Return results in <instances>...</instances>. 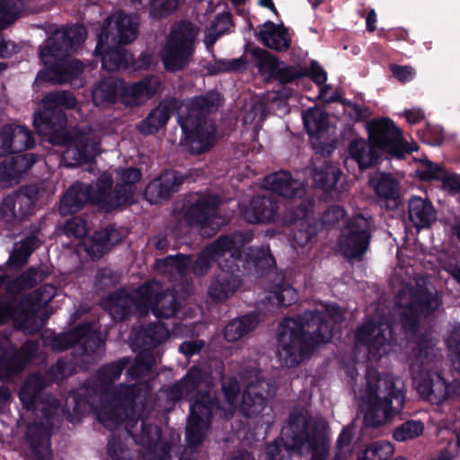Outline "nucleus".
Returning a JSON list of instances; mask_svg holds the SVG:
<instances>
[{
  "label": "nucleus",
  "instance_id": "c756f323",
  "mask_svg": "<svg viewBox=\"0 0 460 460\" xmlns=\"http://www.w3.org/2000/svg\"><path fill=\"white\" fill-rule=\"evenodd\" d=\"M258 69L266 80L276 78L286 84L302 75L296 68L285 66L279 62L271 54L266 50H258Z\"/></svg>",
  "mask_w": 460,
  "mask_h": 460
},
{
  "label": "nucleus",
  "instance_id": "864d4df0",
  "mask_svg": "<svg viewBox=\"0 0 460 460\" xmlns=\"http://www.w3.org/2000/svg\"><path fill=\"white\" fill-rule=\"evenodd\" d=\"M447 343L453 366L460 372V325L451 332Z\"/></svg>",
  "mask_w": 460,
  "mask_h": 460
},
{
  "label": "nucleus",
  "instance_id": "ea45409f",
  "mask_svg": "<svg viewBox=\"0 0 460 460\" xmlns=\"http://www.w3.org/2000/svg\"><path fill=\"white\" fill-rule=\"evenodd\" d=\"M123 88V80L109 77L101 81L93 90V101L96 106H107L114 103Z\"/></svg>",
  "mask_w": 460,
  "mask_h": 460
},
{
  "label": "nucleus",
  "instance_id": "a211bd4d",
  "mask_svg": "<svg viewBox=\"0 0 460 460\" xmlns=\"http://www.w3.org/2000/svg\"><path fill=\"white\" fill-rule=\"evenodd\" d=\"M117 177V184L113 191H111L112 179L109 173H103L99 179L102 195L95 198V200L101 202L102 209L107 212L131 202L135 193V184L140 181L142 174L138 169L130 167L118 170Z\"/></svg>",
  "mask_w": 460,
  "mask_h": 460
},
{
  "label": "nucleus",
  "instance_id": "ddd939ff",
  "mask_svg": "<svg viewBox=\"0 0 460 460\" xmlns=\"http://www.w3.org/2000/svg\"><path fill=\"white\" fill-rule=\"evenodd\" d=\"M431 339H421L409 358L413 373L418 374V391L420 394L435 404L447 402L460 394V383H447L437 371V354Z\"/></svg>",
  "mask_w": 460,
  "mask_h": 460
},
{
  "label": "nucleus",
  "instance_id": "f8f14e48",
  "mask_svg": "<svg viewBox=\"0 0 460 460\" xmlns=\"http://www.w3.org/2000/svg\"><path fill=\"white\" fill-rule=\"evenodd\" d=\"M200 368L192 367L180 382L164 388L172 402L190 397V414L186 427V438L190 446H198L203 440L210 425L213 402L208 394L198 393L191 396L203 382Z\"/></svg>",
  "mask_w": 460,
  "mask_h": 460
},
{
  "label": "nucleus",
  "instance_id": "de8ad7c7",
  "mask_svg": "<svg viewBox=\"0 0 460 460\" xmlns=\"http://www.w3.org/2000/svg\"><path fill=\"white\" fill-rule=\"evenodd\" d=\"M36 242L35 237H29L21 243H15L13 252L8 260L9 266L12 268H21L23 266L34 250Z\"/></svg>",
  "mask_w": 460,
  "mask_h": 460
},
{
  "label": "nucleus",
  "instance_id": "774afa93",
  "mask_svg": "<svg viewBox=\"0 0 460 460\" xmlns=\"http://www.w3.org/2000/svg\"><path fill=\"white\" fill-rule=\"evenodd\" d=\"M404 116L410 124H417L424 118V114L420 109L406 110Z\"/></svg>",
  "mask_w": 460,
  "mask_h": 460
},
{
  "label": "nucleus",
  "instance_id": "8fccbe9b",
  "mask_svg": "<svg viewBox=\"0 0 460 460\" xmlns=\"http://www.w3.org/2000/svg\"><path fill=\"white\" fill-rule=\"evenodd\" d=\"M424 426L420 421H406L394 432V438L398 441L412 439L422 434Z\"/></svg>",
  "mask_w": 460,
  "mask_h": 460
},
{
  "label": "nucleus",
  "instance_id": "4be33fe9",
  "mask_svg": "<svg viewBox=\"0 0 460 460\" xmlns=\"http://www.w3.org/2000/svg\"><path fill=\"white\" fill-rule=\"evenodd\" d=\"M371 238L369 219L362 215L350 218L342 230L339 248L348 259L361 257L367 250Z\"/></svg>",
  "mask_w": 460,
  "mask_h": 460
},
{
  "label": "nucleus",
  "instance_id": "393cba45",
  "mask_svg": "<svg viewBox=\"0 0 460 460\" xmlns=\"http://www.w3.org/2000/svg\"><path fill=\"white\" fill-rule=\"evenodd\" d=\"M38 199L36 187L28 186L5 197L0 203V219L6 223H18L32 214Z\"/></svg>",
  "mask_w": 460,
  "mask_h": 460
},
{
  "label": "nucleus",
  "instance_id": "f3484780",
  "mask_svg": "<svg viewBox=\"0 0 460 460\" xmlns=\"http://www.w3.org/2000/svg\"><path fill=\"white\" fill-rule=\"evenodd\" d=\"M440 304L438 292L427 288H420L417 293L404 288L396 297V305L402 314V322L406 332H415L420 317L428 316Z\"/></svg>",
  "mask_w": 460,
  "mask_h": 460
},
{
  "label": "nucleus",
  "instance_id": "338daca9",
  "mask_svg": "<svg viewBox=\"0 0 460 460\" xmlns=\"http://www.w3.org/2000/svg\"><path fill=\"white\" fill-rule=\"evenodd\" d=\"M311 75L314 82L317 84H323L327 80V75L324 70L315 62L311 65Z\"/></svg>",
  "mask_w": 460,
  "mask_h": 460
},
{
  "label": "nucleus",
  "instance_id": "2eb2a0df",
  "mask_svg": "<svg viewBox=\"0 0 460 460\" xmlns=\"http://www.w3.org/2000/svg\"><path fill=\"white\" fill-rule=\"evenodd\" d=\"M4 281L5 277L0 276V286ZM56 294L55 286L46 284L19 303L16 300L0 299V324L12 320L16 328L27 333L38 332L43 325V321L38 314L39 311L45 307Z\"/></svg>",
  "mask_w": 460,
  "mask_h": 460
},
{
  "label": "nucleus",
  "instance_id": "a878e982",
  "mask_svg": "<svg viewBox=\"0 0 460 460\" xmlns=\"http://www.w3.org/2000/svg\"><path fill=\"white\" fill-rule=\"evenodd\" d=\"M39 349L34 341L26 342L15 351L8 339L0 341V379H5L22 371Z\"/></svg>",
  "mask_w": 460,
  "mask_h": 460
},
{
  "label": "nucleus",
  "instance_id": "4c0bfd02",
  "mask_svg": "<svg viewBox=\"0 0 460 460\" xmlns=\"http://www.w3.org/2000/svg\"><path fill=\"white\" fill-rule=\"evenodd\" d=\"M122 235L114 227H108L95 233L89 243H84L85 251L92 258H99L118 243Z\"/></svg>",
  "mask_w": 460,
  "mask_h": 460
},
{
  "label": "nucleus",
  "instance_id": "f03ea898",
  "mask_svg": "<svg viewBox=\"0 0 460 460\" xmlns=\"http://www.w3.org/2000/svg\"><path fill=\"white\" fill-rule=\"evenodd\" d=\"M41 102L42 110L34 114V127L39 134L49 137L51 143L66 146L62 153L65 166L74 167L88 163L101 153L102 133L99 130L87 126L75 130L73 136L64 134L67 119L63 108L73 109L77 105L71 93H51Z\"/></svg>",
  "mask_w": 460,
  "mask_h": 460
},
{
  "label": "nucleus",
  "instance_id": "0eeeda50",
  "mask_svg": "<svg viewBox=\"0 0 460 460\" xmlns=\"http://www.w3.org/2000/svg\"><path fill=\"white\" fill-rule=\"evenodd\" d=\"M327 423L310 417L307 411L295 410L282 429L281 439L266 447L268 460H289L292 454L312 451L311 460H325L329 453Z\"/></svg>",
  "mask_w": 460,
  "mask_h": 460
},
{
  "label": "nucleus",
  "instance_id": "6e6d98bb",
  "mask_svg": "<svg viewBox=\"0 0 460 460\" xmlns=\"http://www.w3.org/2000/svg\"><path fill=\"white\" fill-rule=\"evenodd\" d=\"M444 172L445 170L442 167L430 161L424 162L420 168L417 170V175L420 177V179L424 181H439L441 178L444 177Z\"/></svg>",
  "mask_w": 460,
  "mask_h": 460
},
{
  "label": "nucleus",
  "instance_id": "c9c22d12",
  "mask_svg": "<svg viewBox=\"0 0 460 460\" xmlns=\"http://www.w3.org/2000/svg\"><path fill=\"white\" fill-rule=\"evenodd\" d=\"M27 437L32 451L38 460H51L50 430L43 424H31L27 429Z\"/></svg>",
  "mask_w": 460,
  "mask_h": 460
},
{
  "label": "nucleus",
  "instance_id": "6e6552de",
  "mask_svg": "<svg viewBox=\"0 0 460 460\" xmlns=\"http://www.w3.org/2000/svg\"><path fill=\"white\" fill-rule=\"evenodd\" d=\"M85 39L86 30L82 25L56 31L40 49L46 68L38 74L35 82L62 84L77 78L83 72V64L79 60L63 59L61 57L75 50Z\"/></svg>",
  "mask_w": 460,
  "mask_h": 460
},
{
  "label": "nucleus",
  "instance_id": "13d9d810",
  "mask_svg": "<svg viewBox=\"0 0 460 460\" xmlns=\"http://www.w3.org/2000/svg\"><path fill=\"white\" fill-rule=\"evenodd\" d=\"M87 232L88 228L86 223L79 217H74L68 220L64 226V233L67 236L82 238Z\"/></svg>",
  "mask_w": 460,
  "mask_h": 460
},
{
  "label": "nucleus",
  "instance_id": "4468645a",
  "mask_svg": "<svg viewBox=\"0 0 460 460\" xmlns=\"http://www.w3.org/2000/svg\"><path fill=\"white\" fill-rule=\"evenodd\" d=\"M34 144L31 131L21 125H7L0 128V156L14 154L0 164V183L4 186L19 181L36 162L32 154H21Z\"/></svg>",
  "mask_w": 460,
  "mask_h": 460
},
{
  "label": "nucleus",
  "instance_id": "bf43d9fd",
  "mask_svg": "<svg viewBox=\"0 0 460 460\" xmlns=\"http://www.w3.org/2000/svg\"><path fill=\"white\" fill-rule=\"evenodd\" d=\"M232 26L231 16L228 13L218 14L212 22L210 29L217 33L223 35L227 32Z\"/></svg>",
  "mask_w": 460,
  "mask_h": 460
},
{
  "label": "nucleus",
  "instance_id": "680f3d73",
  "mask_svg": "<svg viewBox=\"0 0 460 460\" xmlns=\"http://www.w3.org/2000/svg\"><path fill=\"white\" fill-rule=\"evenodd\" d=\"M345 217L344 209L340 206H332L327 209L323 215V224L326 226H332L343 219Z\"/></svg>",
  "mask_w": 460,
  "mask_h": 460
},
{
  "label": "nucleus",
  "instance_id": "20e7f679",
  "mask_svg": "<svg viewBox=\"0 0 460 460\" xmlns=\"http://www.w3.org/2000/svg\"><path fill=\"white\" fill-rule=\"evenodd\" d=\"M342 310L335 305H324L323 310L306 312L297 318L285 319L279 327L277 357L281 365L292 367L302 362L317 345L329 342L332 323L343 319Z\"/></svg>",
  "mask_w": 460,
  "mask_h": 460
},
{
  "label": "nucleus",
  "instance_id": "79ce46f5",
  "mask_svg": "<svg viewBox=\"0 0 460 460\" xmlns=\"http://www.w3.org/2000/svg\"><path fill=\"white\" fill-rule=\"evenodd\" d=\"M376 148L364 139L353 140L349 145L350 156L361 169L370 167L377 159Z\"/></svg>",
  "mask_w": 460,
  "mask_h": 460
},
{
  "label": "nucleus",
  "instance_id": "cd10ccee",
  "mask_svg": "<svg viewBox=\"0 0 460 460\" xmlns=\"http://www.w3.org/2000/svg\"><path fill=\"white\" fill-rule=\"evenodd\" d=\"M93 337L92 333V324L85 323L80 324L75 329L61 333L44 335V342L54 351H63L75 344H81L85 352L91 348L90 342Z\"/></svg>",
  "mask_w": 460,
  "mask_h": 460
},
{
  "label": "nucleus",
  "instance_id": "a18cd8bd",
  "mask_svg": "<svg viewBox=\"0 0 460 460\" xmlns=\"http://www.w3.org/2000/svg\"><path fill=\"white\" fill-rule=\"evenodd\" d=\"M340 175L339 168L332 164H325L323 168L314 170L313 178L317 187L325 191H331L335 187Z\"/></svg>",
  "mask_w": 460,
  "mask_h": 460
},
{
  "label": "nucleus",
  "instance_id": "09e8293b",
  "mask_svg": "<svg viewBox=\"0 0 460 460\" xmlns=\"http://www.w3.org/2000/svg\"><path fill=\"white\" fill-rule=\"evenodd\" d=\"M22 8L21 0H0V30L13 22Z\"/></svg>",
  "mask_w": 460,
  "mask_h": 460
},
{
  "label": "nucleus",
  "instance_id": "bb28decb",
  "mask_svg": "<svg viewBox=\"0 0 460 460\" xmlns=\"http://www.w3.org/2000/svg\"><path fill=\"white\" fill-rule=\"evenodd\" d=\"M101 195H102V188L99 181L95 187L75 183L62 197L59 208L60 213L62 215L75 213L89 201L98 205L102 209V204L95 200V198Z\"/></svg>",
  "mask_w": 460,
  "mask_h": 460
},
{
  "label": "nucleus",
  "instance_id": "4d7b16f0",
  "mask_svg": "<svg viewBox=\"0 0 460 460\" xmlns=\"http://www.w3.org/2000/svg\"><path fill=\"white\" fill-rule=\"evenodd\" d=\"M351 438V432L347 429H343L337 439L335 460H345L350 454Z\"/></svg>",
  "mask_w": 460,
  "mask_h": 460
},
{
  "label": "nucleus",
  "instance_id": "49530a36",
  "mask_svg": "<svg viewBox=\"0 0 460 460\" xmlns=\"http://www.w3.org/2000/svg\"><path fill=\"white\" fill-rule=\"evenodd\" d=\"M394 452V446L388 441H377L367 446L358 454V460H388Z\"/></svg>",
  "mask_w": 460,
  "mask_h": 460
},
{
  "label": "nucleus",
  "instance_id": "39448f33",
  "mask_svg": "<svg viewBox=\"0 0 460 460\" xmlns=\"http://www.w3.org/2000/svg\"><path fill=\"white\" fill-rule=\"evenodd\" d=\"M129 359L123 358L102 367L97 374V388L100 392V404L90 406V400L81 398L88 392V388H80L77 393H71L70 397L75 402L74 411L78 413H84L88 408H93L100 423L105 428L112 430L120 425L128 413L133 411L134 401L140 390L146 394L149 385L146 383L134 385H120L117 387H111L110 385L118 379L122 371L128 365Z\"/></svg>",
  "mask_w": 460,
  "mask_h": 460
},
{
  "label": "nucleus",
  "instance_id": "052dcab7",
  "mask_svg": "<svg viewBox=\"0 0 460 460\" xmlns=\"http://www.w3.org/2000/svg\"><path fill=\"white\" fill-rule=\"evenodd\" d=\"M41 404L40 411L46 420L58 414L61 406L60 402L53 396H47Z\"/></svg>",
  "mask_w": 460,
  "mask_h": 460
},
{
  "label": "nucleus",
  "instance_id": "0e129e2a",
  "mask_svg": "<svg viewBox=\"0 0 460 460\" xmlns=\"http://www.w3.org/2000/svg\"><path fill=\"white\" fill-rule=\"evenodd\" d=\"M439 181H442L444 190L454 193L460 192V175L448 174L445 171L444 177Z\"/></svg>",
  "mask_w": 460,
  "mask_h": 460
},
{
  "label": "nucleus",
  "instance_id": "9b49d317",
  "mask_svg": "<svg viewBox=\"0 0 460 460\" xmlns=\"http://www.w3.org/2000/svg\"><path fill=\"white\" fill-rule=\"evenodd\" d=\"M247 383L240 395V385L234 377H227L222 383V397L217 399V410L224 418L231 417L238 409L245 417H256L266 407V399L275 394L276 386L261 380L256 367L246 370L243 376Z\"/></svg>",
  "mask_w": 460,
  "mask_h": 460
},
{
  "label": "nucleus",
  "instance_id": "f704fd0d",
  "mask_svg": "<svg viewBox=\"0 0 460 460\" xmlns=\"http://www.w3.org/2000/svg\"><path fill=\"white\" fill-rule=\"evenodd\" d=\"M258 39L270 49L285 51L291 44V37L283 25H277L272 22H267L261 26L258 31Z\"/></svg>",
  "mask_w": 460,
  "mask_h": 460
},
{
  "label": "nucleus",
  "instance_id": "5701e85b",
  "mask_svg": "<svg viewBox=\"0 0 460 460\" xmlns=\"http://www.w3.org/2000/svg\"><path fill=\"white\" fill-rule=\"evenodd\" d=\"M73 372V366L64 360H58L55 366L51 367L47 377H43L39 374L30 376L22 385L19 398L27 410H31L35 406L37 397L46 385L51 382L62 380Z\"/></svg>",
  "mask_w": 460,
  "mask_h": 460
},
{
  "label": "nucleus",
  "instance_id": "2f4dec72",
  "mask_svg": "<svg viewBox=\"0 0 460 460\" xmlns=\"http://www.w3.org/2000/svg\"><path fill=\"white\" fill-rule=\"evenodd\" d=\"M263 187L285 198H298L305 193V186L297 180H294L288 172L281 171L265 177Z\"/></svg>",
  "mask_w": 460,
  "mask_h": 460
},
{
  "label": "nucleus",
  "instance_id": "f257e3e1",
  "mask_svg": "<svg viewBox=\"0 0 460 460\" xmlns=\"http://www.w3.org/2000/svg\"><path fill=\"white\" fill-rule=\"evenodd\" d=\"M252 240L251 234L237 233L231 236L222 235L208 245L199 255L195 262L189 256L175 255L158 260L156 266L159 270L168 273L177 280L190 271L197 276L208 273L213 262L217 261L220 272L217 274L208 287V295L215 301H224L231 297L242 285V279L235 270L239 264L252 262L255 268L270 267L274 260L268 247L261 250L242 248Z\"/></svg>",
  "mask_w": 460,
  "mask_h": 460
},
{
  "label": "nucleus",
  "instance_id": "b1692460",
  "mask_svg": "<svg viewBox=\"0 0 460 460\" xmlns=\"http://www.w3.org/2000/svg\"><path fill=\"white\" fill-rule=\"evenodd\" d=\"M219 199L216 195L203 194L198 196L185 214L186 223L190 226L209 227L217 232L226 220L218 216Z\"/></svg>",
  "mask_w": 460,
  "mask_h": 460
},
{
  "label": "nucleus",
  "instance_id": "e2e57ef3",
  "mask_svg": "<svg viewBox=\"0 0 460 460\" xmlns=\"http://www.w3.org/2000/svg\"><path fill=\"white\" fill-rule=\"evenodd\" d=\"M390 68L393 75L402 83L411 81L415 76V70L410 66L392 65Z\"/></svg>",
  "mask_w": 460,
  "mask_h": 460
},
{
  "label": "nucleus",
  "instance_id": "c03bdc74",
  "mask_svg": "<svg viewBox=\"0 0 460 460\" xmlns=\"http://www.w3.org/2000/svg\"><path fill=\"white\" fill-rule=\"evenodd\" d=\"M305 127L311 136H318L328 127L327 114L319 108H312L303 112Z\"/></svg>",
  "mask_w": 460,
  "mask_h": 460
},
{
  "label": "nucleus",
  "instance_id": "c85d7f7f",
  "mask_svg": "<svg viewBox=\"0 0 460 460\" xmlns=\"http://www.w3.org/2000/svg\"><path fill=\"white\" fill-rule=\"evenodd\" d=\"M241 215L249 223H269L277 217V203L271 194L259 195L252 198L248 205L240 206Z\"/></svg>",
  "mask_w": 460,
  "mask_h": 460
},
{
  "label": "nucleus",
  "instance_id": "72a5a7b5",
  "mask_svg": "<svg viewBox=\"0 0 460 460\" xmlns=\"http://www.w3.org/2000/svg\"><path fill=\"white\" fill-rule=\"evenodd\" d=\"M270 280L265 297L268 304L273 306H288L298 300L297 291L285 281L283 273L274 274Z\"/></svg>",
  "mask_w": 460,
  "mask_h": 460
},
{
  "label": "nucleus",
  "instance_id": "6ab92c4d",
  "mask_svg": "<svg viewBox=\"0 0 460 460\" xmlns=\"http://www.w3.org/2000/svg\"><path fill=\"white\" fill-rule=\"evenodd\" d=\"M168 337V330L160 323L140 327L134 331L132 341L139 348H143V350L137 356L134 364L127 372L130 379L139 378L150 370L155 362L150 349L160 345Z\"/></svg>",
  "mask_w": 460,
  "mask_h": 460
},
{
  "label": "nucleus",
  "instance_id": "58836bf2",
  "mask_svg": "<svg viewBox=\"0 0 460 460\" xmlns=\"http://www.w3.org/2000/svg\"><path fill=\"white\" fill-rule=\"evenodd\" d=\"M409 217L417 228H425L435 222L436 211L430 201L413 197L409 200Z\"/></svg>",
  "mask_w": 460,
  "mask_h": 460
},
{
  "label": "nucleus",
  "instance_id": "423d86ee",
  "mask_svg": "<svg viewBox=\"0 0 460 460\" xmlns=\"http://www.w3.org/2000/svg\"><path fill=\"white\" fill-rule=\"evenodd\" d=\"M355 372L352 368L347 371L352 386L355 385ZM403 388V382L399 377L369 367L365 384L358 389L353 387L364 413L365 424L371 427L380 426L397 414L404 402Z\"/></svg>",
  "mask_w": 460,
  "mask_h": 460
},
{
  "label": "nucleus",
  "instance_id": "aec40b11",
  "mask_svg": "<svg viewBox=\"0 0 460 460\" xmlns=\"http://www.w3.org/2000/svg\"><path fill=\"white\" fill-rule=\"evenodd\" d=\"M393 342L392 327L386 322H367L356 332V349L367 354L370 361H377L388 354Z\"/></svg>",
  "mask_w": 460,
  "mask_h": 460
},
{
  "label": "nucleus",
  "instance_id": "69168bd1",
  "mask_svg": "<svg viewBox=\"0 0 460 460\" xmlns=\"http://www.w3.org/2000/svg\"><path fill=\"white\" fill-rule=\"evenodd\" d=\"M203 346L202 341H185L180 346V350L186 356H192L199 352Z\"/></svg>",
  "mask_w": 460,
  "mask_h": 460
},
{
  "label": "nucleus",
  "instance_id": "1a4fd4ad",
  "mask_svg": "<svg viewBox=\"0 0 460 460\" xmlns=\"http://www.w3.org/2000/svg\"><path fill=\"white\" fill-rule=\"evenodd\" d=\"M102 307L115 321L124 320L129 314H145L152 309L156 317L169 318L175 314L179 303L173 291H163L157 281H150L129 295L119 290L102 302Z\"/></svg>",
  "mask_w": 460,
  "mask_h": 460
},
{
  "label": "nucleus",
  "instance_id": "603ef678",
  "mask_svg": "<svg viewBox=\"0 0 460 460\" xmlns=\"http://www.w3.org/2000/svg\"><path fill=\"white\" fill-rule=\"evenodd\" d=\"M180 0H153L151 3L150 15L160 19L173 13Z\"/></svg>",
  "mask_w": 460,
  "mask_h": 460
},
{
  "label": "nucleus",
  "instance_id": "dca6fc26",
  "mask_svg": "<svg viewBox=\"0 0 460 460\" xmlns=\"http://www.w3.org/2000/svg\"><path fill=\"white\" fill-rule=\"evenodd\" d=\"M197 35V29L190 22H181L172 29L160 52L166 70L176 72L189 66L195 51Z\"/></svg>",
  "mask_w": 460,
  "mask_h": 460
},
{
  "label": "nucleus",
  "instance_id": "7c9ffc66",
  "mask_svg": "<svg viewBox=\"0 0 460 460\" xmlns=\"http://www.w3.org/2000/svg\"><path fill=\"white\" fill-rule=\"evenodd\" d=\"M183 177L175 171H166L151 181L146 189V198L152 203H159L178 190Z\"/></svg>",
  "mask_w": 460,
  "mask_h": 460
},
{
  "label": "nucleus",
  "instance_id": "e433bc0d",
  "mask_svg": "<svg viewBox=\"0 0 460 460\" xmlns=\"http://www.w3.org/2000/svg\"><path fill=\"white\" fill-rule=\"evenodd\" d=\"M369 181L376 193L387 202L388 207H397L399 185L394 178L389 174L376 172L371 175Z\"/></svg>",
  "mask_w": 460,
  "mask_h": 460
},
{
  "label": "nucleus",
  "instance_id": "7ed1b4c3",
  "mask_svg": "<svg viewBox=\"0 0 460 460\" xmlns=\"http://www.w3.org/2000/svg\"><path fill=\"white\" fill-rule=\"evenodd\" d=\"M218 105L219 96L216 93H208L184 102L174 98L165 99L137 124V128L145 136L155 134L166 126L172 113L176 111L178 123L184 135L182 144L191 153L200 154L214 144L216 128L206 119V115L217 110Z\"/></svg>",
  "mask_w": 460,
  "mask_h": 460
},
{
  "label": "nucleus",
  "instance_id": "5fc2aeb1",
  "mask_svg": "<svg viewBox=\"0 0 460 460\" xmlns=\"http://www.w3.org/2000/svg\"><path fill=\"white\" fill-rule=\"evenodd\" d=\"M108 454L112 460H130V450L124 446L122 440L113 438L108 444Z\"/></svg>",
  "mask_w": 460,
  "mask_h": 460
},
{
  "label": "nucleus",
  "instance_id": "3c124183",
  "mask_svg": "<svg viewBox=\"0 0 460 460\" xmlns=\"http://www.w3.org/2000/svg\"><path fill=\"white\" fill-rule=\"evenodd\" d=\"M38 280V271L34 268H31L18 278H16L9 286V289L13 292H18L33 287Z\"/></svg>",
  "mask_w": 460,
  "mask_h": 460
},
{
  "label": "nucleus",
  "instance_id": "473e14b6",
  "mask_svg": "<svg viewBox=\"0 0 460 460\" xmlns=\"http://www.w3.org/2000/svg\"><path fill=\"white\" fill-rule=\"evenodd\" d=\"M160 87V80L155 76H149L142 81L126 86L119 92L122 102L127 105H138L152 97Z\"/></svg>",
  "mask_w": 460,
  "mask_h": 460
},
{
  "label": "nucleus",
  "instance_id": "412c9836",
  "mask_svg": "<svg viewBox=\"0 0 460 460\" xmlns=\"http://www.w3.org/2000/svg\"><path fill=\"white\" fill-rule=\"evenodd\" d=\"M370 143L378 150L402 158L404 154L417 149V144L409 146L402 138V132L389 119L371 121L368 124Z\"/></svg>",
  "mask_w": 460,
  "mask_h": 460
},
{
  "label": "nucleus",
  "instance_id": "9d476101",
  "mask_svg": "<svg viewBox=\"0 0 460 460\" xmlns=\"http://www.w3.org/2000/svg\"><path fill=\"white\" fill-rule=\"evenodd\" d=\"M138 18L115 12L106 18L97 34L96 56L102 57V67L110 72L126 69L133 57L120 45L132 42L137 35Z\"/></svg>",
  "mask_w": 460,
  "mask_h": 460
},
{
  "label": "nucleus",
  "instance_id": "37998d69",
  "mask_svg": "<svg viewBox=\"0 0 460 460\" xmlns=\"http://www.w3.org/2000/svg\"><path fill=\"white\" fill-rule=\"evenodd\" d=\"M130 421L131 420H127L126 429L134 440L148 449L154 448L156 451L161 438V429L156 425H147L141 421V432L137 435L134 433Z\"/></svg>",
  "mask_w": 460,
  "mask_h": 460
},
{
  "label": "nucleus",
  "instance_id": "a19ab883",
  "mask_svg": "<svg viewBox=\"0 0 460 460\" xmlns=\"http://www.w3.org/2000/svg\"><path fill=\"white\" fill-rule=\"evenodd\" d=\"M260 319L256 314H248L230 322L225 328V338L227 341H236L248 332L253 331Z\"/></svg>",
  "mask_w": 460,
  "mask_h": 460
}]
</instances>
